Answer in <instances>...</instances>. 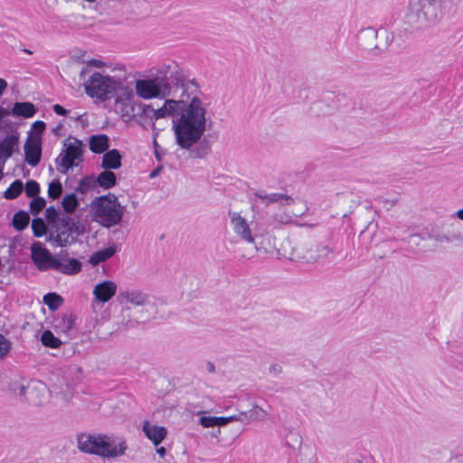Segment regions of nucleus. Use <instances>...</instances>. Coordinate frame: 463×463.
Masks as SVG:
<instances>
[{"label": "nucleus", "instance_id": "f257e3e1", "mask_svg": "<svg viewBox=\"0 0 463 463\" xmlns=\"http://www.w3.org/2000/svg\"><path fill=\"white\" fill-rule=\"evenodd\" d=\"M206 109L197 96L185 100L165 99L164 105L155 109L151 105H142L140 118L159 119L173 117V131L175 143L184 150L191 149L199 142L206 130Z\"/></svg>", "mask_w": 463, "mask_h": 463}, {"label": "nucleus", "instance_id": "f03ea898", "mask_svg": "<svg viewBox=\"0 0 463 463\" xmlns=\"http://www.w3.org/2000/svg\"><path fill=\"white\" fill-rule=\"evenodd\" d=\"M120 304L130 303L136 307H143L144 311L137 317H131V308L124 307L121 310V324L126 328L135 326L140 321L149 320L157 313L156 298L139 289L120 290L117 296Z\"/></svg>", "mask_w": 463, "mask_h": 463}, {"label": "nucleus", "instance_id": "7ed1b4c3", "mask_svg": "<svg viewBox=\"0 0 463 463\" xmlns=\"http://www.w3.org/2000/svg\"><path fill=\"white\" fill-rule=\"evenodd\" d=\"M77 448L86 454L115 458L124 455L128 446L125 441L114 445L112 439L105 434L80 433L77 435Z\"/></svg>", "mask_w": 463, "mask_h": 463}, {"label": "nucleus", "instance_id": "20e7f679", "mask_svg": "<svg viewBox=\"0 0 463 463\" xmlns=\"http://www.w3.org/2000/svg\"><path fill=\"white\" fill-rule=\"evenodd\" d=\"M158 82L166 87L167 95H171L172 87L183 89L184 92H187L191 87L195 90L199 85L194 79H190L188 72L175 61L166 60L155 70Z\"/></svg>", "mask_w": 463, "mask_h": 463}, {"label": "nucleus", "instance_id": "39448f33", "mask_svg": "<svg viewBox=\"0 0 463 463\" xmlns=\"http://www.w3.org/2000/svg\"><path fill=\"white\" fill-rule=\"evenodd\" d=\"M84 89L89 97L103 101L113 99L118 90H124L127 99L133 96L131 90L123 88V82L119 79L100 72H94L84 84Z\"/></svg>", "mask_w": 463, "mask_h": 463}, {"label": "nucleus", "instance_id": "423d86ee", "mask_svg": "<svg viewBox=\"0 0 463 463\" xmlns=\"http://www.w3.org/2000/svg\"><path fill=\"white\" fill-rule=\"evenodd\" d=\"M91 206L95 220L103 227L110 228L120 223L124 214V206L111 193L96 197Z\"/></svg>", "mask_w": 463, "mask_h": 463}, {"label": "nucleus", "instance_id": "0eeeda50", "mask_svg": "<svg viewBox=\"0 0 463 463\" xmlns=\"http://www.w3.org/2000/svg\"><path fill=\"white\" fill-rule=\"evenodd\" d=\"M336 252L331 238L325 241H305L292 250V258L304 262L314 263Z\"/></svg>", "mask_w": 463, "mask_h": 463}, {"label": "nucleus", "instance_id": "6e6552de", "mask_svg": "<svg viewBox=\"0 0 463 463\" xmlns=\"http://www.w3.org/2000/svg\"><path fill=\"white\" fill-rule=\"evenodd\" d=\"M81 232L79 222L66 215L59 218L55 225H52L48 241L54 246L67 247L74 243Z\"/></svg>", "mask_w": 463, "mask_h": 463}, {"label": "nucleus", "instance_id": "1a4fd4ad", "mask_svg": "<svg viewBox=\"0 0 463 463\" xmlns=\"http://www.w3.org/2000/svg\"><path fill=\"white\" fill-rule=\"evenodd\" d=\"M357 39L360 48L379 53L388 48L393 36L384 29L367 27L358 33Z\"/></svg>", "mask_w": 463, "mask_h": 463}, {"label": "nucleus", "instance_id": "9d476101", "mask_svg": "<svg viewBox=\"0 0 463 463\" xmlns=\"http://www.w3.org/2000/svg\"><path fill=\"white\" fill-rule=\"evenodd\" d=\"M63 146L66 148L55 159V164L59 173L67 175L70 169L83 162L84 144L81 140L74 138L68 145L65 140Z\"/></svg>", "mask_w": 463, "mask_h": 463}, {"label": "nucleus", "instance_id": "9b49d317", "mask_svg": "<svg viewBox=\"0 0 463 463\" xmlns=\"http://www.w3.org/2000/svg\"><path fill=\"white\" fill-rule=\"evenodd\" d=\"M156 80L157 77L155 72L153 73L152 79L137 80L135 86L137 95L144 99H151L154 98L165 99L168 97L166 87L161 85Z\"/></svg>", "mask_w": 463, "mask_h": 463}, {"label": "nucleus", "instance_id": "f8f14e48", "mask_svg": "<svg viewBox=\"0 0 463 463\" xmlns=\"http://www.w3.org/2000/svg\"><path fill=\"white\" fill-rule=\"evenodd\" d=\"M24 150L25 162L33 167L36 166L42 158V137L31 133L25 140Z\"/></svg>", "mask_w": 463, "mask_h": 463}, {"label": "nucleus", "instance_id": "ddd939ff", "mask_svg": "<svg viewBox=\"0 0 463 463\" xmlns=\"http://www.w3.org/2000/svg\"><path fill=\"white\" fill-rule=\"evenodd\" d=\"M229 216L232 229L237 236L248 243H254V237L246 219L236 212H229Z\"/></svg>", "mask_w": 463, "mask_h": 463}, {"label": "nucleus", "instance_id": "4468645a", "mask_svg": "<svg viewBox=\"0 0 463 463\" xmlns=\"http://www.w3.org/2000/svg\"><path fill=\"white\" fill-rule=\"evenodd\" d=\"M19 152V134L7 135L0 141V164L5 165L14 153Z\"/></svg>", "mask_w": 463, "mask_h": 463}, {"label": "nucleus", "instance_id": "2eb2a0df", "mask_svg": "<svg viewBox=\"0 0 463 463\" xmlns=\"http://www.w3.org/2000/svg\"><path fill=\"white\" fill-rule=\"evenodd\" d=\"M117 292V284L111 280H104L97 284L93 294L99 302L106 303L115 296Z\"/></svg>", "mask_w": 463, "mask_h": 463}, {"label": "nucleus", "instance_id": "dca6fc26", "mask_svg": "<svg viewBox=\"0 0 463 463\" xmlns=\"http://www.w3.org/2000/svg\"><path fill=\"white\" fill-rule=\"evenodd\" d=\"M142 430L146 437L150 439L156 447H157L167 435V430L165 427L150 424L147 420L144 422Z\"/></svg>", "mask_w": 463, "mask_h": 463}, {"label": "nucleus", "instance_id": "f3484780", "mask_svg": "<svg viewBox=\"0 0 463 463\" xmlns=\"http://www.w3.org/2000/svg\"><path fill=\"white\" fill-rule=\"evenodd\" d=\"M68 252L61 254L60 268L58 271L66 275L78 274L81 270L82 264L77 259H68Z\"/></svg>", "mask_w": 463, "mask_h": 463}, {"label": "nucleus", "instance_id": "a211bd4d", "mask_svg": "<svg viewBox=\"0 0 463 463\" xmlns=\"http://www.w3.org/2000/svg\"><path fill=\"white\" fill-rule=\"evenodd\" d=\"M267 416V411L257 404H253L249 411H241L236 415L237 420L247 424L250 421L263 420Z\"/></svg>", "mask_w": 463, "mask_h": 463}, {"label": "nucleus", "instance_id": "6ab92c4d", "mask_svg": "<svg viewBox=\"0 0 463 463\" xmlns=\"http://www.w3.org/2000/svg\"><path fill=\"white\" fill-rule=\"evenodd\" d=\"M122 156L118 149L108 150L102 156L101 167L105 170H117L120 168Z\"/></svg>", "mask_w": 463, "mask_h": 463}, {"label": "nucleus", "instance_id": "aec40b11", "mask_svg": "<svg viewBox=\"0 0 463 463\" xmlns=\"http://www.w3.org/2000/svg\"><path fill=\"white\" fill-rule=\"evenodd\" d=\"M254 195L257 198L266 200V205L279 203L282 205H290L294 203V200L292 197L286 194H265L260 191H256L254 193Z\"/></svg>", "mask_w": 463, "mask_h": 463}, {"label": "nucleus", "instance_id": "412c9836", "mask_svg": "<svg viewBox=\"0 0 463 463\" xmlns=\"http://www.w3.org/2000/svg\"><path fill=\"white\" fill-rule=\"evenodd\" d=\"M109 146V138L105 134L93 135L90 138V149L94 154L106 153Z\"/></svg>", "mask_w": 463, "mask_h": 463}, {"label": "nucleus", "instance_id": "4be33fe9", "mask_svg": "<svg viewBox=\"0 0 463 463\" xmlns=\"http://www.w3.org/2000/svg\"><path fill=\"white\" fill-rule=\"evenodd\" d=\"M37 109L32 102H15L12 108L11 113L15 117H23L25 118H32L35 115Z\"/></svg>", "mask_w": 463, "mask_h": 463}, {"label": "nucleus", "instance_id": "5701e85b", "mask_svg": "<svg viewBox=\"0 0 463 463\" xmlns=\"http://www.w3.org/2000/svg\"><path fill=\"white\" fill-rule=\"evenodd\" d=\"M96 185L104 189H110L117 184V176L110 170H105L95 178Z\"/></svg>", "mask_w": 463, "mask_h": 463}, {"label": "nucleus", "instance_id": "b1692460", "mask_svg": "<svg viewBox=\"0 0 463 463\" xmlns=\"http://www.w3.org/2000/svg\"><path fill=\"white\" fill-rule=\"evenodd\" d=\"M117 251L116 246H109L104 250L94 252L90 258V263L97 266L101 262L110 259Z\"/></svg>", "mask_w": 463, "mask_h": 463}, {"label": "nucleus", "instance_id": "393cba45", "mask_svg": "<svg viewBox=\"0 0 463 463\" xmlns=\"http://www.w3.org/2000/svg\"><path fill=\"white\" fill-rule=\"evenodd\" d=\"M32 260L33 263L37 266V268L41 270L44 269L43 262L46 260V257L44 251H49L48 250L42 247L40 242H34L32 247Z\"/></svg>", "mask_w": 463, "mask_h": 463}, {"label": "nucleus", "instance_id": "a878e982", "mask_svg": "<svg viewBox=\"0 0 463 463\" xmlns=\"http://www.w3.org/2000/svg\"><path fill=\"white\" fill-rule=\"evenodd\" d=\"M29 222V213L25 211L20 210L14 214L12 224L17 232H22L28 226Z\"/></svg>", "mask_w": 463, "mask_h": 463}, {"label": "nucleus", "instance_id": "bb28decb", "mask_svg": "<svg viewBox=\"0 0 463 463\" xmlns=\"http://www.w3.org/2000/svg\"><path fill=\"white\" fill-rule=\"evenodd\" d=\"M43 303L49 307L50 310H57L63 303V298L57 293L51 292L43 296Z\"/></svg>", "mask_w": 463, "mask_h": 463}, {"label": "nucleus", "instance_id": "cd10ccee", "mask_svg": "<svg viewBox=\"0 0 463 463\" xmlns=\"http://www.w3.org/2000/svg\"><path fill=\"white\" fill-rule=\"evenodd\" d=\"M24 184L19 179L14 180L10 186L5 191L4 197L8 200L17 198L23 192Z\"/></svg>", "mask_w": 463, "mask_h": 463}, {"label": "nucleus", "instance_id": "c85d7f7f", "mask_svg": "<svg viewBox=\"0 0 463 463\" xmlns=\"http://www.w3.org/2000/svg\"><path fill=\"white\" fill-rule=\"evenodd\" d=\"M61 206L67 213H72L79 207V201L75 193L65 195L61 201Z\"/></svg>", "mask_w": 463, "mask_h": 463}, {"label": "nucleus", "instance_id": "c756f323", "mask_svg": "<svg viewBox=\"0 0 463 463\" xmlns=\"http://www.w3.org/2000/svg\"><path fill=\"white\" fill-rule=\"evenodd\" d=\"M41 342L44 346L50 348H58L61 341L56 337L51 330H44L41 335Z\"/></svg>", "mask_w": 463, "mask_h": 463}, {"label": "nucleus", "instance_id": "7c9ffc66", "mask_svg": "<svg viewBox=\"0 0 463 463\" xmlns=\"http://www.w3.org/2000/svg\"><path fill=\"white\" fill-rule=\"evenodd\" d=\"M330 111V107L325 101L319 100L314 102L310 107V113L313 117H322L328 114Z\"/></svg>", "mask_w": 463, "mask_h": 463}, {"label": "nucleus", "instance_id": "2f4dec72", "mask_svg": "<svg viewBox=\"0 0 463 463\" xmlns=\"http://www.w3.org/2000/svg\"><path fill=\"white\" fill-rule=\"evenodd\" d=\"M96 186L95 176L86 175L80 179L79 185L76 187L75 192L80 194L87 193L90 188Z\"/></svg>", "mask_w": 463, "mask_h": 463}, {"label": "nucleus", "instance_id": "473e14b6", "mask_svg": "<svg viewBox=\"0 0 463 463\" xmlns=\"http://www.w3.org/2000/svg\"><path fill=\"white\" fill-rule=\"evenodd\" d=\"M32 231L34 237L40 238L46 234L47 227L44 221L40 218H34L32 222Z\"/></svg>", "mask_w": 463, "mask_h": 463}, {"label": "nucleus", "instance_id": "72a5a7b5", "mask_svg": "<svg viewBox=\"0 0 463 463\" xmlns=\"http://www.w3.org/2000/svg\"><path fill=\"white\" fill-rule=\"evenodd\" d=\"M75 317L72 314H65L56 324V327H60L64 332H69L74 327Z\"/></svg>", "mask_w": 463, "mask_h": 463}, {"label": "nucleus", "instance_id": "f704fd0d", "mask_svg": "<svg viewBox=\"0 0 463 463\" xmlns=\"http://www.w3.org/2000/svg\"><path fill=\"white\" fill-rule=\"evenodd\" d=\"M46 260L43 262V267H46L43 269L42 270H47V269H53L57 270L60 268V260L61 256L59 258L53 256L50 251H44Z\"/></svg>", "mask_w": 463, "mask_h": 463}, {"label": "nucleus", "instance_id": "c9c22d12", "mask_svg": "<svg viewBox=\"0 0 463 463\" xmlns=\"http://www.w3.org/2000/svg\"><path fill=\"white\" fill-rule=\"evenodd\" d=\"M62 194V185L58 179L52 180L49 184L48 196L52 199H58Z\"/></svg>", "mask_w": 463, "mask_h": 463}, {"label": "nucleus", "instance_id": "e433bc0d", "mask_svg": "<svg viewBox=\"0 0 463 463\" xmlns=\"http://www.w3.org/2000/svg\"><path fill=\"white\" fill-rule=\"evenodd\" d=\"M211 147L205 140L201 142L198 146L191 151V156L194 158H202L209 154Z\"/></svg>", "mask_w": 463, "mask_h": 463}, {"label": "nucleus", "instance_id": "4c0bfd02", "mask_svg": "<svg viewBox=\"0 0 463 463\" xmlns=\"http://www.w3.org/2000/svg\"><path fill=\"white\" fill-rule=\"evenodd\" d=\"M25 194L27 197L34 198L38 197L40 194V185L34 180L27 181L25 184Z\"/></svg>", "mask_w": 463, "mask_h": 463}, {"label": "nucleus", "instance_id": "58836bf2", "mask_svg": "<svg viewBox=\"0 0 463 463\" xmlns=\"http://www.w3.org/2000/svg\"><path fill=\"white\" fill-rule=\"evenodd\" d=\"M46 204V201L43 197H34L30 203V211L33 215H37Z\"/></svg>", "mask_w": 463, "mask_h": 463}, {"label": "nucleus", "instance_id": "ea45409f", "mask_svg": "<svg viewBox=\"0 0 463 463\" xmlns=\"http://www.w3.org/2000/svg\"><path fill=\"white\" fill-rule=\"evenodd\" d=\"M12 348V343L4 335L0 334V361L4 360Z\"/></svg>", "mask_w": 463, "mask_h": 463}, {"label": "nucleus", "instance_id": "a19ab883", "mask_svg": "<svg viewBox=\"0 0 463 463\" xmlns=\"http://www.w3.org/2000/svg\"><path fill=\"white\" fill-rule=\"evenodd\" d=\"M10 389L15 395L19 397H25L29 387L25 386L20 382L15 381L11 383Z\"/></svg>", "mask_w": 463, "mask_h": 463}, {"label": "nucleus", "instance_id": "79ce46f5", "mask_svg": "<svg viewBox=\"0 0 463 463\" xmlns=\"http://www.w3.org/2000/svg\"><path fill=\"white\" fill-rule=\"evenodd\" d=\"M429 457L436 461L441 460L444 458L443 449L439 446H431L428 449Z\"/></svg>", "mask_w": 463, "mask_h": 463}, {"label": "nucleus", "instance_id": "37998d69", "mask_svg": "<svg viewBox=\"0 0 463 463\" xmlns=\"http://www.w3.org/2000/svg\"><path fill=\"white\" fill-rule=\"evenodd\" d=\"M463 236L460 232H449L448 234L440 235L438 238L439 241L454 242L457 241H462Z\"/></svg>", "mask_w": 463, "mask_h": 463}, {"label": "nucleus", "instance_id": "c03bdc74", "mask_svg": "<svg viewBox=\"0 0 463 463\" xmlns=\"http://www.w3.org/2000/svg\"><path fill=\"white\" fill-rule=\"evenodd\" d=\"M45 218L49 223H52V225H55V223L58 221V213L57 210L54 206H49L45 210Z\"/></svg>", "mask_w": 463, "mask_h": 463}, {"label": "nucleus", "instance_id": "a18cd8bd", "mask_svg": "<svg viewBox=\"0 0 463 463\" xmlns=\"http://www.w3.org/2000/svg\"><path fill=\"white\" fill-rule=\"evenodd\" d=\"M153 128H154V130H156L155 123H153ZM158 134H159V131L158 132L155 131L154 138H153V146H154V152H155V156H156V160L161 161L163 158V156L165 155V151H163L162 153L160 151L161 147L156 141V137Z\"/></svg>", "mask_w": 463, "mask_h": 463}, {"label": "nucleus", "instance_id": "49530a36", "mask_svg": "<svg viewBox=\"0 0 463 463\" xmlns=\"http://www.w3.org/2000/svg\"><path fill=\"white\" fill-rule=\"evenodd\" d=\"M216 417L215 416H202L200 418V423L203 428H211L216 426Z\"/></svg>", "mask_w": 463, "mask_h": 463}, {"label": "nucleus", "instance_id": "de8ad7c7", "mask_svg": "<svg viewBox=\"0 0 463 463\" xmlns=\"http://www.w3.org/2000/svg\"><path fill=\"white\" fill-rule=\"evenodd\" d=\"M216 426H224L229 422L237 420L236 415L227 416V417H216Z\"/></svg>", "mask_w": 463, "mask_h": 463}, {"label": "nucleus", "instance_id": "09e8293b", "mask_svg": "<svg viewBox=\"0 0 463 463\" xmlns=\"http://www.w3.org/2000/svg\"><path fill=\"white\" fill-rule=\"evenodd\" d=\"M33 128L35 130V133L33 135H38L39 137H42L43 132L45 129V123L42 120H37L33 122Z\"/></svg>", "mask_w": 463, "mask_h": 463}, {"label": "nucleus", "instance_id": "8fccbe9b", "mask_svg": "<svg viewBox=\"0 0 463 463\" xmlns=\"http://www.w3.org/2000/svg\"><path fill=\"white\" fill-rule=\"evenodd\" d=\"M53 111L60 116H67L69 111L60 104H55L52 107Z\"/></svg>", "mask_w": 463, "mask_h": 463}, {"label": "nucleus", "instance_id": "3c124183", "mask_svg": "<svg viewBox=\"0 0 463 463\" xmlns=\"http://www.w3.org/2000/svg\"><path fill=\"white\" fill-rule=\"evenodd\" d=\"M447 463H463V453L451 455Z\"/></svg>", "mask_w": 463, "mask_h": 463}, {"label": "nucleus", "instance_id": "603ef678", "mask_svg": "<svg viewBox=\"0 0 463 463\" xmlns=\"http://www.w3.org/2000/svg\"><path fill=\"white\" fill-rule=\"evenodd\" d=\"M270 373L278 375L282 373V367L279 364H271L269 368Z\"/></svg>", "mask_w": 463, "mask_h": 463}, {"label": "nucleus", "instance_id": "864d4df0", "mask_svg": "<svg viewBox=\"0 0 463 463\" xmlns=\"http://www.w3.org/2000/svg\"><path fill=\"white\" fill-rule=\"evenodd\" d=\"M379 200L386 204L388 203L391 206H393L399 202L400 199L399 197H395L393 199L380 198Z\"/></svg>", "mask_w": 463, "mask_h": 463}, {"label": "nucleus", "instance_id": "5fc2aeb1", "mask_svg": "<svg viewBox=\"0 0 463 463\" xmlns=\"http://www.w3.org/2000/svg\"><path fill=\"white\" fill-rule=\"evenodd\" d=\"M63 128V123L62 122H60L53 129H52V133L57 136V137H60L61 136V129Z\"/></svg>", "mask_w": 463, "mask_h": 463}, {"label": "nucleus", "instance_id": "6e6d98bb", "mask_svg": "<svg viewBox=\"0 0 463 463\" xmlns=\"http://www.w3.org/2000/svg\"><path fill=\"white\" fill-rule=\"evenodd\" d=\"M89 64H90V65H92V66H94V67H97V68H100V67H102L103 62H102L100 60L91 59V60L89 61Z\"/></svg>", "mask_w": 463, "mask_h": 463}, {"label": "nucleus", "instance_id": "4d7b16f0", "mask_svg": "<svg viewBox=\"0 0 463 463\" xmlns=\"http://www.w3.org/2000/svg\"><path fill=\"white\" fill-rule=\"evenodd\" d=\"M162 169H163V166L162 165H158L156 169H154L150 173L149 177L150 178H155L156 176H157L159 175V173L161 172Z\"/></svg>", "mask_w": 463, "mask_h": 463}, {"label": "nucleus", "instance_id": "13d9d810", "mask_svg": "<svg viewBox=\"0 0 463 463\" xmlns=\"http://www.w3.org/2000/svg\"><path fill=\"white\" fill-rule=\"evenodd\" d=\"M6 88H7V82L5 80L0 78V96L3 95V93L5 92Z\"/></svg>", "mask_w": 463, "mask_h": 463}, {"label": "nucleus", "instance_id": "bf43d9fd", "mask_svg": "<svg viewBox=\"0 0 463 463\" xmlns=\"http://www.w3.org/2000/svg\"><path fill=\"white\" fill-rule=\"evenodd\" d=\"M12 114L11 111H9L8 109H4L2 107H0V120H2L5 117L8 116Z\"/></svg>", "mask_w": 463, "mask_h": 463}, {"label": "nucleus", "instance_id": "052dcab7", "mask_svg": "<svg viewBox=\"0 0 463 463\" xmlns=\"http://www.w3.org/2000/svg\"><path fill=\"white\" fill-rule=\"evenodd\" d=\"M156 453L159 455L160 458H164L166 454V450L164 447H160L156 449Z\"/></svg>", "mask_w": 463, "mask_h": 463}, {"label": "nucleus", "instance_id": "680f3d73", "mask_svg": "<svg viewBox=\"0 0 463 463\" xmlns=\"http://www.w3.org/2000/svg\"><path fill=\"white\" fill-rule=\"evenodd\" d=\"M207 370L209 373H215V366L212 362L207 363Z\"/></svg>", "mask_w": 463, "mask_h": 463}, {"label": "nucleus", "instance_id": "e2e57ef3", "mask_svg": "<svg viewBox=\"0 0 463 463\" xmlns=\"http://www.w3.org/2000/svg\"><path fill=\"white\" fill-rule=\"evenodd\" d=\"M455 216H457L459 220L463 221V209H459L456 212Z\"/></svg>", "mask_w": 463, "mask_h": 463}, {"label": "nucleus", "instance_id": "0e129e2a", "mask_svg": "<svg viewBox=\"0 0 463 463\" xmlns=\"http://www.w3.org/2000/svg\"><path fill=\"white\" fill-rule=\"evenodd\" d=\"M4 165L0 164V180L2 179L4 173H3Z\"/></svg>", "mask_w": 463, "mask_h": 463}, {"label": "nucleus", "instance_id": "69168bd1", "mask_svg": "<svg viewBox=\"0 0 463 463\" xmlns=\"http://www.w3.org/2000/svg\"><path fill=\"white\" fill-rule=\"evenodd\" d=\"M84 1L87 2V3H90V4H92V3L96 2V0H84Z\"/></svg>", "mask_w": 463, "mask_h": 463}, {"label": "nucleus", "instance_id": "338daca9", "mask_svg": "<svg viewBox=\"0 0 463 463\" xmlns=\"http://www.w3.org/2000/svg\"><path fill=\"white\" fill-rule=\"evenodd\" d=\"M220 430H217L216 432H213V435L217 436L220 433Z\"/></svg>", "mask_w": 463, "mask_h": 463}, {"label": "nucleus", "instance_id": "774afa93", "mask_svg": "<svg viewBox=\"0 0 463 463\" xmlns=\"http://www.w3.org/2000/svg\"><path fill=\"white\" fill-rule=\"evenodd\" d=\"M84 72H85V69H82V71H80V75H83Z\"/></svg>", "mask_w": 463, "mask_h": 463}]
</instances>
